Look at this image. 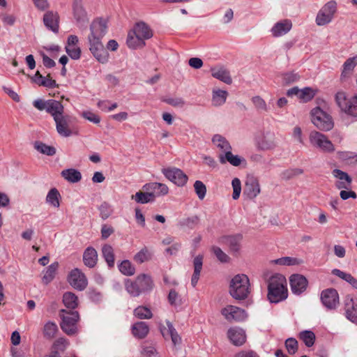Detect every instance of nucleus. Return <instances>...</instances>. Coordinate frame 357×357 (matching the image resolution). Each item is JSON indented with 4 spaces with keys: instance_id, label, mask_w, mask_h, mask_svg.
Wrapping results in <instances>:
<instances>
[{
    "instance_id": "a18cd8bd",
    "label": "nucleus",
    "mask_w": 357,
    "mask_h": 357,
    "mask_svg": "<svg viewBox=\"0 0 357 357\" xmlns=\"http://www.w3.org/2000/svg\"><path fill=\"white\" fill-rule=\"evenodd\" d=\"M133 313L139 319H149L153 317L151 310L144 306H138L134 310Z\"/></svg>"
},
{
    "instance_id": "58836bf2",
    "label": "nucleus",
    "mask_w": 357,
    "mask_h": 357,
    "mask_svg": "<svg viewBox=\"0 0 357 357\" xmlns=\"http://www.w3.org/2000/svg\"><path fill=\"white\" fill-rule=\"evenodd\" d=\"M212 142L218 149L225 152V153L231 150L229 142L220 135H215L213 137Z\"/></svg>"
},
{
    "instance_id": "a19ab883",
    "label": "nucleus",
    "mask_w": 357,
    "mask_h": 357,
    "mask_svg": "<svg viewBox=\"0 0 357 357\" xmlns=\"http://www.w3.org/2000/svg\"><path fill=\"white\" fill-rule=\"evenodd\" d=\"M59 264L57 262H54L50 264L46 269L44 275L42 278V281L44 284H49L55 277L56 270Z\"/></svg>"
},
{
    "instance_id": "4468645a",
    "label": "nucleus",
    "mask_w": 357,
    "mask_h": 357,
    "mask_svg": "<svg viewBox=\"0 0 357 357\" xmlns=\"http://www.w3.org/2000/svg\"><path fill=\"white\" fill-rule=\"evenodd\" d=\"M68 282L73 288L79 291L84 290L88 284L86 275L79 268L70 271Z\"/></svg>"
},
{
    "instance_id": "5fc2aeb1",
    "label": "nucleus",
    "mask_w": 357,
    "mask_h": 357,
    "mask_svg": "<svg viewBox=\"0 0 357 357\" xmlns=\"http://www.w3.org/2000/svg\"><path fill=\"white\" fill-rule=\"evenodd\" d=\"M195 191L201 200L204 199L206 193V187L205 184L201 181H196L194 183Z\"/></svg>"
},
{
    "instance_id": "39448f33",
    "label": "nucleus",
    "mask_w": 357,
    "mask_h": 357,
    "mask_svg": "<svg viewBox=\"0 0 357 357\" xmlns=\"http://www.w3.org/2000/svg\"><path fill=\"white\" fill-rule=\"evenodd\" d=\"M59 314L61 319L60 326L62 331L68 335H75L77 332V322L79 319L78 312L62 309Z\"/></svg>"
},
{
    "instance_id": "69168bd1",
    "label": "nucleus",
    "mask_w": 357,
    "mask_h": 357,
    "mask_svg": "<svg viewBox=\"0 0 357 357\" xmlns=\"http://www.w3.org/2000/svg\"><path fill=\"white\" fill-rule=\"evenodd\" d=\"M66 50L68 54L73 59H78L80 57L81 50L79 47L75 46L66 47Z\"/></svg>"
},
{
    "instance_id": "c9c22d12",
    "label": "nucleus",
    "mask_w": 357,
    "mask_h": 357,
    "mask_svg": "<svg viewBox=\"0 0 357 357\" xmlns=\"http://www.w3.org/2000/svg\"><path fill=\"white\" fill-rule=\"evenodd\" d=\"M63 303L68 310H74L78 305L77 296L72 292H66L63 296Z\"/></svg>"
},
{
    "instance_id": "4d7b16f0",
    "label": "nucleus",
    "mask_w": 357,
    "mask_h": 357,
    "mask_svg": "<svg viewBox=\"0 0 357 357\" xmlns=\"http://www.w3.org/2000/svg\"><path fill=\"white\" fill-rule=\"evenodd\" d=\"M252 102L255 108L259 112H267L268 108L265 100L260 96H255L252 98Z\"/></svg>"
},
{
    "instance_id": "9b49d317",
    "label": "nucleus",
    "mask_w": 357,
    "mask_h": 357,
    "mask_svg": "<svg viewBox=\"0 0 357 357\" xmlns=\"http://www.w3.org/2000/svg\"><path fill=\"white\" fill-rule=\"evenodd\" d=\"M162 172L168 180L178 186H183L188 181L187 175L178 168H163Z\"/></svg>"
},
{
    "instance_id": "3c124183",
    "label": "nucleus",
    "mask_w": 357,
    "mask_h": 357,
    "mask_svg": "<svg viewBox=\"0 0 357 357\" xmlns=\"http://www.w3.org/2000/svg\"><path fill=\"white\" fill-rule=\"evenodd\" d=\"M357 65V56L349 58L343 64L342 76H346L347 73H351Z\"/></svg>"
},
{
    "instance_id": "0eeeda50",
    "label": "nucleus",
    "mask_w": 357,
    "mask_h": 357,
    "mask_svg": "<svg viewBox=\"0 0 357 357\" xmlns=\"http://www.w3.org/2000/svg\"><path fill=\"white\" fill-rule=\"evenodd\" d=\"M335 102L342 112L357 116V96L347 98L344 92L339 91L335 95Z\"/></svg>"
},
{
    "instance_id": "680f3d73",
    "label": "nucleus",
    "mask_w": 357,
    "mask_h": 357,
    "mask_svg": "<svg viewBox=\"0 0 357 357\" xmlns=\"http://www.w3.org/2000/svg\"><path fill=\"white\" fill-rule=\"evenodd\" d=\"M303 173V171L301 169H299V168L291 169H287V170H285L284 172H283L282 174V178H284L285 180H289L296 176L302 174Z\"/></svg>"
},
{
    "instance_id": "393cba45",
    "label": "nucleus",
    "mask_w": 357,
    "mask_h": 357,
    "mask_svg": "<svg viewBox=\"0 0 357 357\" xmlns=\"http://www.w3.org/2000/svg\"><path fill=\"white\" fill-rule=\"evenodd\" d=\"M47 105L46 112L53 117L54 120L63 114L64 107L61 102L50 99Z\"/></svg>"
},
{
    "instance_id": "c03bdc74",
    "label": "nucleus",
    "mask_w": 357,
    "mask_h": 357,
    "mask_svg": "<svg viewBox=\"0 0 357 357\" xmlns=\"http://www.w3.org/2000/svg\"><path fill=\"white\" fill-rule=\"evenodd\" d=\"M34 148L40 153L47 155H54L56 153V149L54 146H48L41 142H36Z\"/></svg>"
},
{
    "instance_id": "72a5a7b5",
    "label": "nucleus",
    "mask_w": 357,
    "mask_h": 357,
    "mask_svg": "<svg viewBox=\"0 0 357 357\" xmlns=\"http://www.w3.org/2000/svg\"><path fill=\"white\" fill-rule=\"evenodd\" d=\"M61 174L66 181L73 183H77L82 179L80 172L73 168L63 169Z\"/></svg>"
},
{
    "instance_id": "a211bd4d",
    "label": "nucleus",
    "mask_w": 357,
    "mask_h": 357,
    "mask_svg": "<svg viewBox=\"0 0 357 357\" xmlns=\"http://www.w3.org/2000/svg\"><path fill=\"white\" fill-rule=\"evenodd\" d=\"M291 291L295 294H301L307 288V280L302 275L294 274L289 278Z\"/></svg>"
},
{
    "instance_id": "f704fd0d",
    "label": "nucleus",
    "mask_w": 357,
    "mask_h": 357,
    "mask_svg": "<svg viewBox=\"0 0 357 357\" xmlns=\"http://www.w3.org/2000/svg\"><path fill=\"white\" fill-rule=\"evenodd\" d=\"M102 255L104 257L107 266L113 267L114 266V252L112 245L105 244L102 247Z\"/></svg>"
},
{
    "instance_id": "20e7f679",
    "label": "nucleus",
    "mask_w": 357,
    "mask_h": 357,
    "mask_svg": "<svg viewBox=\"0 0 357 357\" xmlns=\"http://www.w3.org/2000/svg\"><path fill=\"white\" fill-rule=\"evenodd\" d=\"M250 280L245 274H237L231 280L229 294L236 300H244L250 294Z\"/></svg>"
},
{
    "instance_id": "423d86ee",
    "label": "nucleus",
    "mask_w": 357,
    "mask_h": 357,
    "mask_svg": "<svg viewBox=\"0 0 357 357\" xmlns=\"http://www.w3.org/2000/svg\"><path fill=\"white\" fill-rule=\"evenodd\" d=\"M310 114L312 123L319 130L327 132L333 129L334 122L332 116L319 107L312 109Z\"/></svg>"
},
{
    "instance_id": "49530a36",
    "label": "nucleus",
    "mask_w": 357,
    "mask_h": 357,
    "mask_svg": "<svg viewBox=\"0 0 357 357\" xmlns=\"http://www.w3.org/2000/svg\"><path fill=\"white\" fill-rule=\"evenodd\" d=\"M151 252L145 247L134 256V260L138 264H142L149 261L151 259Z\"/></svg>"
},
{
    "instance_id": "ea45409f",
    "label": "nucleus",
    "mask_w": 357,
    "mask_h": 357,
    "mask_svg": "<svg viewBox=\"0 0 357 357\" xmlns=\"http://www.w3.org/2000/svg\"><path fill=\"white\" fill-rule=\"evenodd\" d=\"M58 332L57 325L52 322H47L43 327V336L47 340H52Z\"/></svg>"
},
{
    "instance_id": "8fccbe9b",
    "label": "nucleus",
    "mask_w": 357,
    "mask_h": 357,
    "mask_svg": "<svg viewBox=\"0 0 357 357\" xmlns=\"http://www.w3.org/2000/svg\"><path fill=\"white\" fill-rule=\"evenodd\" d=\"M74 17L77 22H84L86 19V13L82 5L75 4L73 7Z\"/></svg>"
},
{
    "instance_id": "4c0bfd02",
    "label": "nucleus",
    "mask_w": 357,
    "mask_h": 357,
    "mask_svg": "<svg viewBox=\"0 0 357 357\" xmlns=\"http://www.w3.org/2000/svg\"><path fill=\"white\" fill-rule=\"evenodd\" d=\"M270 262L271 264L280 266H294L302 264L303 261L298 258L284 257L277 259L271 260Z\"/></svg>"
},
{
    "instance_id": "412c9836",
    "label": "nucleus",
    "mask_w": 357,
    "mask_h": 357,
    "mask_svg": "<svg viewBox=\"0 0 357 357\" xmlns=\"http://www.w3.org/2000/svg\"><path fill=\"white\" fill-rule=\"evenodd\" d=\"M292 23L289 20L278 22L271 28V32L273 37L278 38L287 34L291 29Z\"/></svg>"
},
{
    "instance_id": "7c9ffc66",
    "label": "nucleus",
    "mask_w": 357,
    "mask_h": 357,
    "mask_svg": "<svg viewBox=\"0 0 357 357\" xmlns=\"http://www.w3.org/2000/svg\"><path fill=\"white\" fill-rule=\"evenodd\" d=\"M331 273L333 275L348 282L354 289L357 290V278H354L351 274L337 268L333 269Z\"/></svg>"
},
{
    "instance_id": "9d476101",
    "label": "nucleus",
    "mask_w": 357,
    "mask_h": 357,
    "mask_svg": "<svg viewBox=\"0 0 357 357\" xmlns=\"http://www.w3.org/2000/svg\"><path fill=\"white\" fill-rule=\"evenodd\" d=\"M278 144L275 133L270 131L263 132L256 141L257 149L263 151L274 150Z\"/></svg>"
},
{
    "instance_id": "2eb2a0df",
    "label": "nucleus",
    "mask_w": 357,
    "mask_h": 357,
    "mask_svg": "<svg viewBox=\"0 0 357 357\" xmlns=\"http://www.w3.org/2000/svg\"><path fill=\"white\" fill-rule=\"evenodd\" d=\"M346 317L353 323H357V298L347 295L344 301Z\"/></svg>"
},
{
    "instance_id": "bf43d9fd",
    "label": "nucleus",
    "mask_w": 357,
    "mask_h": 357,
    "mask_svg": "<svg viewBox=\"0 0 357 357\" xmlns=\"http://www.w3.org/2000/svg\"><path fill=\"white\" fill-rule=\"evenodd\" d=\"M231 185L233 188L232 198L236 200L239 198L241 192V183L240 179L234 178L231 181Z\"/></svg>"
},
{
    "instance_id": "0e129e2a",
    "label": "nucleus",
    "mask_w": 357,
    "mask_h": 357,
    "mask_svg": "<svg viewBox=\"0 0 357 357\" xmlns=\"http://www.w3.org/2000/svg\"><path fill=\"white\" fill-rule=\"evenodd\" d=\"M81 115L85 119H87L88 121L95 124H98L100 121V118L97 114L91 111H84L82 112Z\"/></svg>"
},
{
    "instance_id": "79ce46f5",
    "label": "nucleus",
    "mask_w": 357,
    "mask_h": 357,
    "mask_svg": "<svg viewBox=\"0 0 357 357\" xmlns=\"http://www.w3.org/2000/svg\"><path fill=\"white\" fill-rule=\"evenodd\" d=\"M228 93L226 91L218 89L213 91L212 102L215 106L223 105L227 100Z\"/></svg>"
},
{
    "instance_id": "f3484780",
    "label": "nucleus",
    "mask_w": 357,
    "mask_h": 357,
    "mask_svg": "<svg viewBox=\"0 0 357 357\" xmlns=\"http://www.w3.org/2000/svg\"><path fill=\"white\" fill-rule=\"evenodd\" d=\"M56 124L57 132L62 137H68L72 135V131L69 127L70 116L69 115L62 114L54 120Z\"/></svg>"
},
{
    "instance_id": "603ef678",
    "label": "nucleus",
    "mask_w": 357,
    "mask_h": 357,
    "mask_svg": "<svg viewBox=\"0 0 357 357\" xmlns=\"http://www.w3.org/2000/svg\"><path fill=\"white\" fill-rule=\"evenodd\" d=\"M315 96L314 91L310 88L305 87L303 89H300L298 98L303 102H308L311 100Z\"/></svg>"
},
{
    "instance_id": "f8f14e48",
    "label": "nucleus",
    "mask_w": 357,
    "mask_h": 357,
    "mask_svg": "<svg viewBox=\"0 0 357 357\" xmlns=\"http://www.w3.org/2000/svg\"><path fill=\"white\" fill-rule=\"evenodd\" d=\"M222 314L229 322L243 321L247 317L245 311L234 305H227L221 310Z\"/></svg>"
},
{
    "instance_id": "4be33fe9",
    "label": "nucleus",
    "mask_w": 357,
    "mask_h": 357,
    "mask_svg": "<svg viewBox=\"0 0 357 357\" xmlns=\"http://www.w3.org/2000/svg\"><path fill=\"white\" fill-rule=\"evenodd\" d=\"M227 335L230 341L236 346H241L246 341L245 331L239 328H229L227 332Z\"/></svg>"
},
{
    "instance_id": "6e6552de",
    "label": "nucleus",
    "mask_w": 357,
    "mask_h": 357,
    "mask_svg": "<svg viewBox=\"0 0 357 357\" xmlns=\"http://www.w3.org/2000/svg\"><path fill=\"white\" fill-rule=\"evenodd\" d=\"M337 10V3L335 1L327 2L318 12L316 23L318 26H324L330 23Z\"/></svg>"
},
{
    "instance_id": "aec40b11",
    "label": "nucleus",
    "mask_w": 357,
    "mask_h": 357,
    "mask_svg": "<svg viewBox=\"0 0 357 357\" xmlns=\"http://www.w3.org/2000/svg\"><path fill=\"white\" fill-rule=\"evenodd\" d=\"M333 175L337 179L335 182L337 189L349 190L351 188L352 180L347 173L335 169L333 171Z\"/></svg>"
},
{
    "instance_id": "bb28decb",
    "label": "nucleus",
    "mask_w": 357,
    "mask_h": 357,
    "mask_svg": "<svg viewBox=\"0 0 357 357\" xmlns=\"http://www.w3.org/2000/svg\"><path fill=\"white\" fill-rule=\"evenodd\" d=\"M211 71L213 77L227 84H231L232 83V79L230 76L229 71L224 67L212 68Z\"/></svg>"
},
{
    "instance_id": "b1692460",
    "label": "nucleus",
    "mask_w": 357,
    "mask_h": 357,
    "mask_svg": "<svg viewBox=\"0 0 357 357\" xmlns=\"http://www.w3.org/2000/svg\"><path fill=\"white\" fill-rule=\"evenodd\" d=\"M141 39L144 41L153 36V32L149 26L144 22H139L135 24L133 30Z\"/></svg>"
},
{
    "instance_id": "ddd939ff",
    "label": "nucleus",
    "mask_w": 357,
    "mask_h": 357,
    "mask_svg": "<svg viewBox=\"0 0 357 357\" xmlns=\"http://www.w3.org/2000/svg\"><path fill=\"white\" fill-rule=\"evenodd\" d=\"M321 301L328 310H334L339 305V294L333 288L323 290L321 294Z\"/></svg>"
},
{
    "instance_id": "de8ad7c7",
    "label": "nucleus",
    "mask_w": 357,
    "mask_h": 357,
    "mask_svg": "<svg viewBox=\"0 0 357 357\" xmlns=\"http://www.w3.org/2000/svg\"><path fill=\"white\" fill-rule=\"evenodd\" d=\"M299 337L307 347H312L315 340V335L310 331H304L300 333Z\"/></svg>"
},
{
    "instance_id": "dca6fc26",
    "label": "nucleus",
    "mask_w": 357,
    "mask_h": 357,
    "mask_svg": "<svg viewBox=\"0 0 357 357\" xmlns=\"http://www.w3.org/2000/svg\"><path fill=\"white\" fill-rule=\"evenodd\" d=\"M43 23L45 26L54 33H58L59 31L60 17L58 13L49 10L43 15Z\"/></svg>"
},
{
    "instance_id": "6ab92c4d",
    "label": "nucleus",
    "mask_w": 357,
    "mask_h": 357,
    "mask_svg": "<svg viewBox=\"0 0 357 357\" xmlns=\"http://www.w3.org/2000/svg\"><path fill=\"white\" fill-rule=\"evenodd\" d=\"M260 185L259 181L255 177L247 179L243 190V195L248 199H252L260 193Z\"/></svg>"
},
{
    "instance_id": "09e8293b",
    "label": "nucleus",
    "mask_w": 357,
    "mask_h": 357,
    "mask_svg": "<svg viewBox=\"0 0 357 357\" xmlns=\"http://www.w3.org/2000/svg\"><path fill=\"white\" fill-rule=\"evenodd\" d=\"M121 273L125 275H132L135 273V268L128 260H123L119 266Z\"/></svg>"
},
{
    "instance_id": "2f4dec72",
    "label": "nucleus",
    "mask_w": 357,
    "mask_h": 357,
    "mask_svg": "<svg viewBox=\"0 0 357 357\" xmlns=\"http://www.w3.org/2000/svg\"><path fill=\"white\" fill-rule=\"evenodd\" d=\"M133 31L128 33L126 43L131 49L142 48L145 45V41L139 38Z\"/></svg>"
},
{
    "instance_id": "cd10ccee",
    "label": "nucleus",
    "mask_w": 357,
    "mask_h": 357,
    "mask_svg": "<svg viewBox=\"0 0 357 357\" xmlns=\"http://www.w3.org/2000/svg\"><path fill=\"white\" fill-rule=\"evenodd\" d=\"M203 265V255H199L193 259L194 273L191 278V284L195 287L199 279L201 271Z\"/></svg>"
},
{
    "instance_id": "774afa93",
    "label": "nucleus",
    "mask_w": 357,
    "mask_h": 357,
    "mask_svg": "<svg viewBox=\"0 0 357 357\" xmlns=\"http://www.w3.org/2000/svg\"><path fill=\"white\" fill-rule=\"evenodd\" d=\"M40 86H43L47 88H54L58 85L56 83V81L52 79L50 75H48L47 77H44L43 80L40 81Z\"/></svg>"
},
{
    "instance_id": "1a4fd4ad",
    "label": "nucleus",
    "mask_w": 357,
    "mask_h": 357,
    "mask_svg": "<svg viewBox=\"0 0 357 357\" xmlns=\"http://www.w3.org/2000/svg\"><path fill=\"white\" fill-rule=\"evenodd\" d=\"M309 140L313 146L324 152L331 153L335 151L333 143L326 135L318 131H312L309 135Z\"/></svg>"
},
{
    "instance_id": "7ed1b4c3",
    "label": "nucleus",
    "mask_w": 357,
    "mask_h": 357,
    "mask_svg": "<svg viewBox=\"0 0 357 357\" xmlns=\"http://www.w3.org/2000/svg\"><path fill=\"white\" fill-rule=\"evenodd\" d=\"M153 287V280L146 274L139 275L134 281L128 279L125 282L126 291L130 296L134 297L139 296L142 292L151 290Z\"/></svg>"
},
{
    "instance_id": "f257e3e1",
    "label": "nucleus",
    "mask_w": 357,
    "mask_h": 357,
    "mask_svg": "<svg viewBox=\"0 0 357 357\" xmlns=\"http://www.w3.org/2000/svg\"><path fill=\"white\" fill-rule=\"evenodd\" d=\"M91 33L88 36L89 50L96 59L105 63L108 61L109 54L101 42L107 32V23L102 19L94 20L90 26Z\"/></svg>"
},
{
    "instance_id": "6e6d98bb",
    "label": "nucleus",
    "mask_w": 357,
    "mask_h": 357,
    "mask_svg": "<svg viewBox=\"0 0 357 357\" xmlns=\"http://www.w3.org/2000/svg\"><path fill=\"white\" fill-rule=\"evenodd\" d=\"M301 76L295 72H289L282 75V82L285 84H291L298 82Z\"/></svg>"
},
{
    "instance_id": "13d9d810",
    "label": "nucleus",
    "mask_w": 357,
    "mask_h": 357,
    "mask_svg": "<svg viewBox=\"0 0 357 357\" xmlns=\"http://www.w3.org/2000/svg\"><path fill=\"white\" fill-rule=\"evenodd\" d=\"M285 347L289 354H294L298 350L297 340L293 337L287 339L285 341Z\"/></svg>"
},
{
    "instance_id": "c85d7f7f",
    "label": "nucleus",
    "mask_w": 357,
    "mask_h": 357,
    "mask_svg": "<svg viewBox=\"0 0 357 357\" xmlns=\"http://www.w3.org/2000/svg\"><path fill=\"white\" fill-rule=\"evenodd\" d=\"M143 188L146 190H151V192H154L155 195L157 196H164L169 192V188L167 185L157 182L146 184Z\"/></svg>"
},
{
    "instance_id": "5701e85b",
    "label": "nucleus",
    "mask_w": 357,
    "mask_h": 357,
    "mask_svg": "<svg viewBox=\"0 0 357 357\" xmlns=\"http://www.w3.org/2000/svg\"><path fill=\"white\" fill-rule=\"evenodd\" d=\"M242 238L241 234L225 236L220 238V242L227 245L231 252H237L240 250Z\"/></svg>"
},
{
    "instance_id": "37998d69",
    "label": "nucleus",
    "mask_w": 357,
    "mask_h": 357,
    "mask_svg": "<svg viewBox=\"0 0 357 357\" xmlns=\"http://www.w3.org/2000/svg\"><path fill=\"white\" fill-rule=\"evenodd\" d=\"M61 195L58 190L55 188H52L46 197V202L54 207L59 208L60 206L59 198Z\"/></svg>"
},
{
    "instance_id": "864d4df0",
    "label": "nucleus",
    "mask_w": 357,
    "mask_h": 357,
    "mask_svg": "<svg viewBox=\"0 0 357 357\" xmlns=\"http://www.w3.org/2000/svg\"><path fill=\"white\" fill-rule=\"evenodd\" d=\"M167 326L168 327V332L170 335L174 345L180 344L181 343V338L180 335L178 334L176 329L174 328L172 324L170 321H167Z\"/></svg>"
},
{
    "instance_id": "c756f323",
    "label": "nucleus",
    "mask_w": 357,
    "mask_h": 357,
    "mask_svg": "<svg viewBox=\"0 0 357 357\" xmlns=\"http://www.w3.org/2000/svg\"><path fill=\"white\" fill-rule=\"evenodd\" d=\"M149 332V328L146 323L139 321L132 326L133 335L139 339L144 338Z\"/></svg>"
},
{
    "instance_id": "e2e57ef3",
    "label": "nucleus",
    "mask_w": 357,
    "mask_h": 357,
    "mask_svg": "<svg viewBox=\"0 0 357 357\" xmlns=\"http://www.w3.org/2000/svg\"><path fill=\"white\" fill-rule=\"evenodd\" d=\"M212 251L220 261L225 263L229 261V257L220 248L213 246Z\"/></svg>"
},
{
    "instance_id": "052dcab7",
    "label": "nucleus",
    "mask_w": 357,
    "mask_h": 357,
    "mask_svg": "<svg viewBox=\"0 0 357 357\" xmlns=\"http://www.w3.org/2000/svg\"><path fill=\"white\" fill-rule=\"evenodd\" d=\"M199 222V218L197 215H195L183 220L180 222V225L182 227H187L188 228L192 229L197 226Z\"/></svg>"
},
{
    "instance_id": "338daca9",
    "label": "nucleus",
    "mask_w": 357,
    "mask_h": 357,
    "mask_svg": "<svg viewBox=\"0 0 357 357\" xmlns=\"http://www.w3.org/2000/svg\"><path fill=\"white\" fill-rule=\"evenodd\" d=\"M88 294L89 298L93 302L99 303L100 301H102V295L99 291H97L96 289H90L89 290Z\"/></svg>"
},
{
    "instance_id": "473e14b6",
    "label": "nucleus",
    "mask_w": 357,
    "mask_h": 357,
    "mask_svg": "<svg viewBox=\"0 0 357 357\" xmlns=\"http://www.w3.org/2000/svg\"><path fill=\"white\" fill-rule=\"evenodd\" d=\"M155 195L154 192H144L139 191L132 195L131 199L139 204H146L155 201Z\"/></svg>"
},
{
    "instance_id": "e433bc0d",
    "label": "nucleus",
    "mask_w": 357,
    "mask_h": 357,
    "mask_svg": "<svg viewBox=\"0 0 357 357\" xmlns=\"http://www.w3.org/2000/svg\"><path fill=\"white\" fill-rule=\"evenodd\" d=\"M219 160L220 163L225 164L229 162L233 166H238L241 163V158L237 155H234L231 150L225 153L224 155H220Z\"/></svg>"
},
{
    "instance_id": "a878e982",
    "label": "nucleus",
    "mask_w": 357,
    "mask_h": 357,
    "mask_svg": "<svg viewBox=\"0 0 357 357\" xmlns=\"http://www.w3.org/2000/svg\"><path fill=\"white\" fill-rule=\"evenodd\" d=\"M83 261L85 266L89 268H93L97 264L98 253L96 249L88 247L83 254Z\"/></svg>"
},
{
    "instance_id": "f03ea898",
    "label": "nucleus",
    "mask_w": 357,
    "mask_h": 357,
    "mask_svg": "<svg viewBox=\"0 0 357 357\" xmlns=\"http://www.w3.org/2000/svg\"><path fill=\"white\" fill-rule=\"evenodd\" d=\"M288 296L287 280L281 274H275L268 280V298L271 303H278Z\"/></svg>"
}]
</instances>
